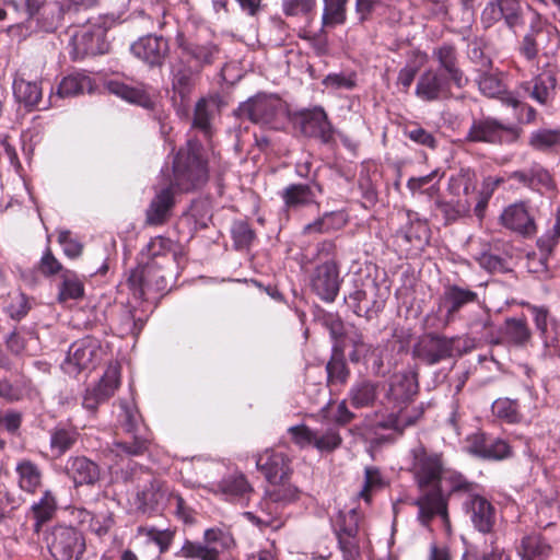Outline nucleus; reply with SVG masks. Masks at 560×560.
I'll list each match as a JSON object with an SVG mask.
<instances>
[{"label":"nucleus","mask_w":560,"mask_h":560,"mask_svg":"<svg viewBox=\"0 0 560 560\" xmlns=\"http://www.w3.org/2000/svg\"><path fill=\"white\" fill-rule=\"evenodd\" d=\"M412 463L410 471L418 489L441 487L442 480L451 481V490L459 491L467 488L462 475L445 468L441 454L430 453L424 446L418 445L411 450Z\"/></svg>","instance_id":"1"},{"label":"nucleus","mask_w":560,"mask_h":560,"mask_svg":"<svg viewBox=\"0 0 560 560\" xmlns=\"http://www.w3.org/2000/svg\"><path fill=\"white\" fill-rule=\"evenodd\" d=\"M113 20L105 16L89 19L85 25L79 27L71 37L72 59H83L86 56L102 55L108 51L106 33Z\"/></svg>","instance_id":"2"},{"label":"nucleus","mask_w":560,"mask_h":560,"mask_svg":"<svg viewBox=\"0 0 560 560\" xmlns=\"http://www.w3.org/2000/svg\"><path fill=\"white\" fill-rule=\"evenodd\" d=\"M201 145L189 140L185 149H180L174 160L173 174L175 184L182 190H189L207 180V167L200 156Z\"/></svg>","instance_id":"3"},{"label":"nucleus","mask_w":560,"mask_h":560,"mask_svg":"<svg viewBox=\"0 0 560 560\" xmlns=\"http://www.w3.org/2000/svg\"><path fill=\"white\" fill-rule=\"evenodd\" d=\"M203 540L205 544L186 540L177 556L186 559L219 560L220 552L230 549L234 544L232 535L220 528L207 529Z\"/></svg>","instance_id":"4"},{"label":"nucleus","mask_w":560,"mask_h":560,"mask_svg":"<svg viewBox=\"0 0 560 560\" xmlns=\"http://www.w3.org/2000/svg\"><path fill=\"white\" fill-rule=\"evenodd\" d=\"M418 520L423 526H429L434 517H440L447 533H451V521L447 510V498L442 487L419 489L416 500Z\"/></svg>","instance_id":"5"},{"label":"nucleus","mask_w":560,"mask_h":560,"mask_svg":"<svg viewBox=\"0 0 560 560\" xmlns=\"http://www.w3.org/2000/svg\"><path fill=\"white\" fill-rule=\"evenodd\" d=\"M48 547L56 560H80L85 550V539L73 527L57 526L50 533Z\"/></svg>","instance_id":"6"},{"label":"nucleus","mask_w":560,"mask_h":560,"mask_svg":"<svg viewBox=\"0 0 560 560\" xmlns=\"http://www.w3.org/2000/svg\"><path fill=\"white\" fill-rule=\"evenodd\" d=\"M100 345L96 339L86 337L70 346L62 369L70 375H78L94 366L100 357Z\"/></svg>","instance_id":"7"},{"label":"nucleus","mask_w":560,"mask_h":560,"mask_svg":"<svg viewBox=\"0 0 560 560\" xmlns=\"http://www.w3.org/2000/svg\"><path fill=\"white\" fill-rule=\"evenodd\" d=\"M311 288L322 300L335 301L340 287L339 271L334 261L318 265L311 276Z\"/></svg>","instance_id":"8"},{"label":"nucleus","mask_w":560,"mask_h":560,"mask_svg":"<svg viewBox=\"0 0 560 560\" xmlns=\"http://www.w3.org/2000/svg\"><path fill=\"white\" fill-rule=\"evenodd\" d=\"M556 74L551 69L544 70L532 81L523 82L517 88V96L530 98L534 102L545 104L552 101L556 93Z\"/></svg>","instance_id":"9"},{"label":"nucleus","mask_w":560,"mask_h":560,"mask_svg":"<svg viewBox=\"0 0 560 560\" xmlns=\"http://www.w3.org/2000/svg\"><path fill=\"white\" fill-rule=\"evenodd\" d=\"M130 49L135 57L150 67L162 66L170 51L167 39L156 35H148L139 38L131 45Z\"/></svg>","instance_id":"10"},{"label":"nucleus","mask_w":560,"mask_h":560,"mask_svg":"<svg viewBox=\"0 0 560 560\" xmlns=\"http://www.w3.org/2000/svg\"><path fill=\"white\" fill-rule=\"evenodd\" d=\"M453 340L438 335H424L413 347L415 357L427 364H435L452 355Z\"/></svg>","instance_id":"11"},{"label":"nucleus","mask_w":560,"mask_h":560,"mask_svg":"<svg viewBox=\"0 0 560 560\" xmlns=\"http://www.w3.org/2000/svg\"><path fill=\"white\" fill-rule=\"evenodd\" d=\"M293 121L305 136L324 140L330 137L331 126L323 107L305 108L293 117Z\"/></svg>","instance_id":"12"},{"label":"nucleus","mask_w":560,"mask_h":560,"mask_svg":"<svg viewBox=\"0 0 560 560\" xmlns=\"http://www.w3.org/2000/svg\"><path fill=\"white\" fill-rule=\"evenodd\" d=\"M177 42L182 49L179 60L187 62L190 65V68L198 72H201L206 66L211 65L219 52V49L214 44L187 43L184 40L183 35H178Z\"/></svg>","instance_id":"13"},{"label":"nucleus","mask_w":560,"mask_h":560,"mask_svg":"<svg viewBox=\"0 0 560 560\" xmlns=\"http://www.w3.org/2000/svg\"><path fill=\"white\" fill-rule=\"evenodd\" d=\"M65 471L75 487L94 486L101 478L100 466L85 456L69 457Z\"/></svg>","instance_id":"14"},{"label":"nucleus","mask_w":560,"mask_h":560,"mask_svg":"<svg viewBox=\"0 0 560 560\" xmlns=\"http://www.w3.org/2000/svg\"><path fill=\"white\" fill-rule=\"evenodd\" d=\"M464 506L476 529L483 534L491 532L495 522V510L486 498L469 495Z\"/></svg>","instance_id":"15"},{"label":"nucleus","mask_w":560,"mask_h":560,"mask_svg":"<svg viewBox=\"0 0 560 560\" xmlns=\"http://www.w3.org/2000/svg\"><path fill=\"white\" fill-rule=\"evenodd\" d=\"M199 73L200 72L190 68V65L187 62L180 60L177 61L172 82L175 105H184L189 102V96L195 88Z\"/></svg>","instance_id":"16"},{"label":"nucleus","mask_w":560,"mask_h":560,"mask_svg":"<svg viewBox=\"0 0 560 560\" xmlns=\"http://www.w3.org/2000/svg\"><path fill=\"white\" fill-rule=\"evenodd\" d=\"M143 485L137 492V498L142 509H154L165 504L168 492L151 472L143 471L139 478Z\"/></svg>","instance_id":"17"},{"label":"nucleus","mask_w":560,"mask_h":560,"mask_svg":"<svg viewBox=\"0 0 560 560\" xmlns=\"http://www.w3.org/2000/svg\"><path fill=\"white\" fill-rule=\"evenodd\" d=\"M477 300L478 294L469 289L456 284L447 285L441 296L440 308L445 310L446 320L450 322L460 308Z\"/></svg>","instance_id":"18"},{"label":"nucleus","mask_w":560,"mask_h":560,"mask_svg":"<svg viewBox=\"0 0 560 560\" xmlns=\"http://www.w3.org/2000/svg\"><path fill=\"white\" fill-rule=\"evenodd\" d=\"M417 393L418 381L415 373L404 372L392 376L388 399L397 407L409 402Z\"/></svg>","instance_id":"19"},{"label":"nucleus","mask_w":560,"mask_h":560,"mask_svg":"<svg viewBox=\"0 0 560 560\" xmlns=\"http://www.w3.org/2000/svg\"><path fill=\"white\" fill-rule=\"evenodd\" d=\"M500 220L505 228L525 236L536 231L534 220L523 203H514L505 208Z\"/></svg>","instance_id":"20"},{"label":"nucleus","mask_w":560,"mask_h":560,"mask_svg":"<svg viewBox=\"0 0 560 560\" xmlns=\"http://www.w3.org/2000/svg\"><path fill=\"white\" fill-rule=\"evenodd\" d=\"M256 466L271 483L282 482L289 474L288 460L281 453L266 451L257 456Z\"/></svg>","instance_id":"21"},{"label":"nucleus","mask_w":560,"mask_h":560,"mask_svg":"<svg viewBox=\"0 0 560 560\" xmlns=\"http://www.w3.org/2000/svg\"><path fill=\"white\" fill-rule=\"evenodd\" d=\"M446 78L438 71L429 69L420 75L417 82L416 94L424 102H433L440 100L446 92Z\"/></svg>","instance_id":"22"},{"label":"nucleus","mask_w":560,"mask_h":560,"mask_svg":"<svg viewBox=\"0 0 560 560\" xmlns=\"http://www.w3.org/2000/svg\"><path fill=\"white\" fill-rule=\"evenodd\" d=\"M560 238V210L557 213L556 222L550 231H548L545 235L538 238L537 245L540 249L541 257L539 260L536 259L535 255L533 257H528V268L532 272H540L547 269L546 260L547 257L551 254L555 245L558 243Z\"/></svg>","instance_id":"23"},{"label":"nucleus","mask_w":560,"mask_h":560,"mask_svg":"<svg viewBox=\"0 0 560 560\" xmlns=\"http://www.w3.org/2000/svg\"><path fill=\"white\" fill-rule=\"evenodd\" d=\"M551 38L555 42L556 38V27L551 24H542L538 22L537 26L533 25L530 33L525 35L523 39V44L521 46L522 54L528 59H534L538 51L541 50L539 45L542 44V39Z\"/></svg>","instance_id":"24"},{"label":"nucleus","mask_w":560,"mask_h":560,"mask_svg":"<svg viewBox=\"0 0 560 560\" xmlns=\"http://www.w3.org/2000/svg\"><path fill=\"white\" fill-rule=\"evenodd\" d=\"M81 8L80 0H55L49 2L44 7V13H47V18H43L42 30L44 32L55 31L65 14L77 12Z\"/></svg>","instance_id":"25"},{"label":"nucleus","mask_w":560,"mask_h":560,"mask_svg":"<svg viewBox=\"0 0 560 560\" xmlns=\"http://www.w3.org/2000/svg\"><path fill=\"white\" fill-rule=\"evenodd\" d=\"M219 489L226 500L246 503L253 493V488L242 474H236L224 478L219 483Z\"/></svg>","instance_id":"26"},{"label":"nucleus","mask_w":560,"mask_h":560,"mask_svg":"<svg viewBox=\"0 0 560 560\" xmlns=\"http://www.w3.org/2000/svg\"><path fill=\"white\" fill-rule=\"evenodd\" d=\"M92 79L84 73H72L65 77L58 85L57 94L60 98L78 96L84 93L95 92Z\"/></svg>","instance_id":"27"},{"label":"nucleus","mask_w":560,"mask_h":560,"mask_svg":"<svg viewBox=\"0 0 560 560\" xmlns=\"http://www.w3.org/2000/svg\"><path fill=\"white\" fill-rule=\"evenodd\" d=\"M508 178L515 179L523 186L533 189L551 187L550 174L539 164H533L527 170L512 172L508 175Z\"/></svg>","instance_id":"28"},{"label":"nucleus","mask_w":560,"mask_h":560,"mask_svg":"<svg viewBox=\"0 0 560 560\" xmlns=\"http://www.w3.org/2000/svg\"><path fill=\"white\" fill-rule=\"evenodd\" d=\"M433 57L436 58L441 69L450 75L451 80H453L457 86H463L466 79L457 67L455 48L451 45H443L433 50Z\"/></svg>","instance_id":"29"},{"label":"nucleus","mask_w":560,"mask_h":560,"mask_svg":"<svg viewBox=\"0 0 560 560\" xmlns=\"http://www.w3.org/2000/svg\"><path fill=\"white\" fill-rule=\"evenodd\" d=\"M172 206L173 192L171 187L161 189L147 211V222L153 225L163 223Z\"/></svg>","instance_id":"30"},{"label":"nucleus","mask_w":560,"mask_h":560,"mask_svg":"<svg viewBox=\"0 0 560 560\" xmlns=\"http://www.w3.org/2000/svg\"><path fill=\"white\" fill-rule=\"evenodd\" d=\"M19 487L30 493H34L42 485V471L36 464L23 459L16 465Z\"/></svg>","instance_id":"31"},{"label":"nucleus","mask_w":560,"mask_h":560,"mask_svg":"<svg viewBox=\"0 0 560 560\" xmlns=\"http://www.w3.org/2000/svg\"><path fill=\"white\" fill-rule=\"evenodd\" d=\"M278 503L273 502L270 497L260 503V511L262 516L255 515L253 512H245L243 515L249 522L258 527H272L279 528L282 522L279 518Z\"/></svg>","instance_id":"32"},{"label":"nucleus","mask_w":560,"mask_h":560,"mask_svg":"<svg viewBox=\"0 0 560 560\" xmlns=\"http://www.w3.org/2000/svg\"><path fill=\"white\" fill-rule=\"evenodd\" d=\"M282 197L288 208H300L314 202L316 194L308 185L293 184L284 189Z\"/></svg>","instance_id":"33"},{"label":"nucleus","mask_w":560,"mask_h":560,"mask_svg":"<svg viewBox=\"0 0 560 560\" xmlns=\"http://www.w3.org/2000/svg\"><path fill=\"white\" fill-rule=\"evenodd\" d=\"M13 94L20 105H37L42 100V89L35 82L15 79L13 82Z\"/></svg>","instance_id":"34"},{"label":"nucleus","mask_w":560,"mask_h":560,"mask_svg":"<svg viewBox=\"0 0 560 560\" xmlns=\"http://www.w3.org/2000/svg\"><path fill=\"white\" fill-rule=\"evenodd\" d=\"M376 384L362 381L354 384L349 393L351 405L355 408H364L373 405L377 397Z\"/></svg>","instance_id":"35"},{"label":"nucleus","mask_w":560,"mask_h":560,"mask_svg":"<svg viewBox=\"0 0 560 560\" xmlns=\"http://www.w3.org/2000/svg\"><path fill=\"white\" fill-rule=\"evenodd\" d=\"M120 384V372L117 365H109L100 383L93 388L94 394L104 401L114 395Z\"/></svg>","instance_id":"36"},{"label":"nucleus","mask_w":560,"mask_h":560,"mask_svg":"<svg viewBox=\"0 0 560 560\" xmlns=\"http://www.w3.org/2000/svg\"><path fill=\"white\" fill-rule=\"evenodd\" d=\"M61 277L62 282L59 288L58 300L60 302H66L68 300L82 298L84 288L83 283L77 278V276L69 270H65Z\"/></svg>","instance_id":"37"},{"label":"nucleus","mask_w":560,"mask_h":560,"mask_svg":"<svg viewBox=\"0 0 560 560\" xmlns=\"http://www.w3.org/2000/svg\"><path fill=\"white\" fill-rule=\"evenodd\" d=\"M109 93L117 95L121 100L136 103L138 105H149L145 100V92L141 88H133L121 82L110 81L107 84Z\"/></svg>","instance_id":"38"},{"label":"nucleus","mask_w":560,"mask_h":560,"mask_svg":"<svg viewBox=\"0 0 560 560\" xmlns=\"http://www.w3.org/2000/svg\"><path fill=\"white\" fill-rule=\"evenodd\" d=\"M405 240L409 242L415 248L422 249L430 238V230L425 221L415 220L405 229Z\"/></svg>","instance_id":"39"},{"label":"nucleus","mask_w":560,"mask_h":560,"mask_svg":"<svg viewBox=\"0 0 560 560\" xmlns=\"http://www.w3.org/2000/svg\"><path fill=\"white\" fill-rule=\"evenodd\" d=\"M346 223L345 217L339 212H330L323 215L320 219L315 222L307 224L304 228L306 233L318 232V233H327L334 230L341 229Z\"/></svg>","instance_id":"40"},{"label":"nucleus","mask_w":560,"mask_h":560,"mask_svg":"<svg viewBox=\"0 0 560 560\" xmlns=\"http://www.w3.org/2000/svg\"><path fill=\"white\" fill-rule=\"evenodd\" d=\"M348 0H324L323 25L334 26L346 20V5Z\"/></svg>","instance_id":"41"},{"label":"nucleus","mask_w":560,"mask_h":560,"mask_svg":"<svg viewBox=\"0 0 560 560\" xmlns=\"http://www.w3.org/2000/svg\"><path fill=\"white\" fill-rule=\"evenodd\" d=\"M173 246L174 244L171 240L159 236L150 241L142 255H145L147 258L151 260L149 264L154 267V265H158L155 261L158 258H168V256H174L172 253Z\"/></svg>","instance_id":"42"},{"label":"nucleus","mask_w":560,"mask_h":560,"mask_svg":"<svg viewBox=\"0 0 560 560\" xmlns=\"http://www.w3.org/2000/svg\"><path fill=\"white\" fill-rule=\"evenodd\" d=\"M492 413L509 423H517L522 419L516 401L509 398L497 399L492 404Z\"/></svg>","instance_id":"43"},{"label":"nucleus","mask_w":560,"mask_h":560,"mask_svg":"<svg viewBox=\"0 0 560 560\" xmlns=\"http://www.w3.org/2000/svg\"><path fill=\"white\" fill-rule=\"evenodd\" d=\"M77 433L67 429H55L50 435V450L55 456H60L73 446Z\"/></svg>","instance_id":"44"},{"label":"nucleus","mask_w":560,"mask_h":560,"mask_svg":"<svg viewBox=\"0 0 560 560\" xmlns=\"http://www.w3.org/2000/svg\"><path fill=\"white\" fill-rule=\"evenodd\" d=\"M56 511V500L51 492L46 491L39 502L32 506L33 515L36 520V529L38 530L40 525L49 521Z\"/></svg>","instance_id":"45"},{"label":"nucleus","mask_w":560,"mask_h":560,"mask_svg":"<svg viewBox=\"0 0 560 560\" xmlns=\"http://www.w3.org/2000/svg\"><path fill=\"white\" fill-rule=\"evenodd\" d=\"M505 335L515 345H524L530 338V330L524 319L509 318L505 322Z\"/></svg>","instance_id":"46"},{"label":"nucleus","mask_w":560,"mask_h":560,"mask_svg":"<svg viewBox=\"0 0 560 560\" xmlns=\"http://www.w3.org/2000/svg\"><path fill=\"white\" fill-rule=\"evenodd\" d=\"M37 339L30 332H12L7 339L9 350L14 354L32 353Z\"/></svg>","instance_id":"47"},{"label":"nucleus","mask_w":560,"mask_h":560,"mask_svg":"<svg viewBox=\"0 0 560 560\" xmlns=\"http://www.w3.org/2000/svg\"><path fill=\"white\" fill-rule=\"evenodd\" d=\"M476 451L485 458L503 459L510 455L511 447L504 440L494 439L485 441Z\"/></svg>","instance_id":"48"},{"label":"nucleus","mask_w":560,"mask_h":560,"mask_svg":"<svg viewBox=\"0 0 560 560\" xmlns=\"http://www.w3.org/2000/svg\"><path fill=\"white\" fill-rule=\"evenodd\" d=\"M549 549V545L538 535L527 536L522 540V556L525 560L544 557Z\"/></svg>","instance_id":"49"},{"label":"nucleus","mask_w":560,"mask_h":560,"mask_svg":"<svg viewBox=\"0 0 560 560\" xmlns=\"http://www.w3.org/2000/svg\"><path fill=\"white\" fill-rule=\"evenodd\" d=\"M119 425L127 432L133 433L139 424L140 416L137 408L127 401L119 402V413L117 415Z\"/></svg>","instance_id":"50"},{"label":"nucleus","mask_w":560,"mask_h":560,"mask_svg":"<svg viewBox=\"0 0 560 560\" xmlns=\"http://www.w3.org/2000/svg\"><path fill=\"white\" fill-rule=\"evenodd\" d=\"M385 481L376 467H366L364 471V485L359 495L365 502L371 501V495L374 491L382 489Z\"/></svg>","instance_id":"51"},{"label":"nucleus","mask_w":560,"mask_h":560,"mask_svg":"<svg viewBox=\"0 0 560 560\" xmlns=\"http://www.w3.org/2000/svg\"><path fill=\"white\" fill-rule=\"evenodd\" d=\"M147 441L137 435H132V442L116 441L113 444L112 452L117 456H138L147 451Z\"/></svg>","instance_id":"52"},{"label":"nucleus","mask_w":560,"mask_h":560,"mask_svg":"<svg viewBox=\"0 0 560 560\" xmlns=\"http://www.w3.org/2000/svg\"><path fill=\"white\" fill-rule=\"evenodd\" d=\"M560 142V130H538L530 136L529 144L536 150H547Z\"/></svg>","instance_id":"53"},{"label":"nucleus","mask_w":560,"mask_h":560,"mask_svg":"<svg viewBox=\"0 0 560 560\" xmlns=\"http://www.w3.org/2000/svg\"><path fill=\"white\" fill-rule=\"evenodd\" d=\"M359 514L355 510L340 514L336 528L337 536H358L359 535Z\"/></svg>","instance_id":"54"},{"label":"nucleus","mask_w":560,"mask_h":560,"mask_svg":"<svg viewBox=\"0 0 560 560\" xmlns=\"http://www.w3.org/2000/svg\"><path fill=\"white\" fill-rule=\"evenodd\" d=\"M323 84L327 89L352 90L357 85V77L353 72L330 73L325 77Z\"/></svg>","instance_id":"55"},{"label":"nucleus","mask_w":560,"mask_h":560,"mask_svg":"<svg viewBox=\"0 0 560 560\" xmlns=\"http://www.w3.org/2000/svg\"><path fill=\"white\" fill-rule=\"evenodd\" d=\"M422 416V409L413 408L410 411H405L401 408L399 412L393 418L389 419L387 423L384 424L385 428H392L397 431H402L406 427L412 425L420 419Z\"/></svg>","instance_id":"56"},{"label":"nucleus","mask_w":560,"mask_h":560,"mask_svg":"<svg viewBox=\"0 0 560 560\" xmlns=\"http://www.w3.org/2000/svg\"><path fill=\"white\" fill-rule=\"evenodd\" d=\"M501 16L509 27L521 24L522 9L517 0H499Z\"/></svg>","instance_id":"57"},{"label":"nucleus","mask_w":560,"mask_h":560,"mask_svg":"<svg viewBox=\"0 0 560 560\" xmlns=\"http://www.w3.org/2000/svg\"><path fill=\"white\" fill-rule=\"evenodd\" d=\"M153 273V267L149 262L140 269H136L131 272L128 283L129 285L135 290V292H138L139 295H142L144 293V288L150 285V278Z\"/></svg>","instance_id":"58"},{"label":"nucleus","mask_w":560,"mask_h":560,"mask_svg":"<svg viewBox=\"0 0 560 560\" xmlns=\"http://www.w3.org/2000/svg\"><path fill=\"white\" fill-rule=\"evenodd\" d=\"M326 370L329 383L345 384L349 377V370L341 358L332 357L327 363Z\"/></svg>","instance_id":"59"},{"label":"nucleus","mask_w":560,"mask_h":560,"mask_svg":"<svg viewBox=\"0 0 560 560\" xmlns=\"http://www.w3.org/2000/svg\"><path fill=\"white\" fill-rule=\"evenodd\" d=\"M478 86L480 92L487 97H499L503 93L501 81L490 73L480 74Z\"/></svg>","instance_id":"60"},{"label":"nucleus","mask_w":560,"mask_h":560,"mask_svg":"<svg viewBox=\"0 0 560 560\" xmlns=\"http://www.w3.org/2000/svg\"><path fill=\"white\" fill-rule=\"evenodd\" d=\"M499 126L495 122L486 121L472 127L469 137L474 141L493 142L497 140Z\"/></svg>","instance_id":"61"},{"label":"nucleus","mask_w":560,"mask_h":560,"mask_svg":"<svg viewBox=\"0 0 560 560\" xmlns=\"http://www.w3.org/2000/svg\"><path fill=\"white\" fill-rule=\"evenodd\" d=\"M114 524L113 514L108 510L93 512V521L89 528L98 536L106 534Z\"/></svg>","instance_id":"62"},{"label":"nucleus","mask_w":560,"mask_h":560,"mask_svg":"<svg viewBox=\"0 0 560 560\" xmlns=\"http://www.w3.org/2000/svg\"><path fill=\"white\" fill-rule=\"evenodd\" d=\"M267 493L273 502L284 504L294 501L298 498L299 491L294 486L282 482L272 490H268Z\"/></svg>","instance_id":"63"},{"label":"nucleus","mask_w":560,"mask_h":560,"mask_svg":"<svg viewBox=\"0 0 560 560\" xmlns=\"http://www.w3.org/2000/svg\"><path fill=\"white\" fill-rule=\"evenodd\" d=\"M343 560H357L360 556L358 536H337Z\"/></svg>","instance_id":"64"}]
</instances>
